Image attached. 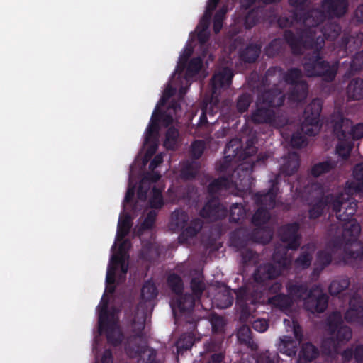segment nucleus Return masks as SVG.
I'll return each mask as SVG.
<instances>
[{
    "instance_id": "1",
    "label": "nucleus",
    "mask_w": 363,
    "mask_h": 363,
    "mask_svg": "<svg viewBox=\"0 0 363 363\" xmlns=\"http://www.w3.org/2000/svg\"><path fill=\"white\" fill-rule=\"evenodd\" d=\"M344 198L343 194H328L320 197L308 210L311 220L320 218L325 208L330 206L335 212L338 220L342 222L341 236L333 238L330 245L335 250H343V259L345 261L363 259V245L358 241L361 227L353 218L357 208V203L354 199Z\"/></svg>"
},
{
    "instance_id": "2",
    "label": "nucleus",
    "mask_w": 363,
    "mask_h": 363,
    "mask_svg": "<svg viewBox=\"0 0 363 363\" xmlns=\"http://www.w3.org/2000/svg\"><path fill=\"white\" fill-rule=\"evenodd\" d=\"M283 37L294 55H302L303 49L313 50L312 53H307L303 60V68L308 77H320L327 82L335 79L339 62L330 63L321 56L320 51L325 42L321 36H316L315 30L303 28L294 33L291 30H286Z\"/></svg>"
},
{
    "instance_id": "3",
    "label": "nucleus",
    "mask_w": 363,
    "mask_h": 363,
    "mask_svg": "<svg viewBox=\"0 0 363 363\" xmlns=\"http://www.w3.org/2000/svg\"><path fill=\"white\" fill-rule=\"evenodd\" d=\"M190 288L192 294L186 293L173 299L171 303L174 315L177 313L184 316L186 323L191 325V328L195 329L199 318L194 313L196 301H199L206 289L203 277L198 275L191 278Z\"/></svg>"
},
{
    "instance_id": "4",
    "label": "nucleus",
    "mask_w": 363,
    "mask_h": 363,
    "mask_svg": "<svg viewBox=\"0 0 363 363\" xmlns=\"http://www.w3.org/2000/svg\"><path fill=\"white\" fill-rule=\"evenodd\" d=\"M285 101V95L278 89L267 90L258 97V102L268 107L257 104V108L251 113V121L255 124L268 123L273 126H282L286 122L279 123L274 111L271 108L280 107Z\"/></svg>"
},
{
    "instance_id": "5",
    "label": "nucleus",
    "mask_w": 363,
    "mask_h": 363,
    "mask_svg": "<svg viewBox=\"0 0 363 363\" xmlns=\"http://www.w3.org/2000/svg\"><path fill=\"white\" fill-rule=\"evenodd\" d=\"M347 9V0H323L321 9H313L303 13V24L305 28H311L315 31V28L327 17H342L346 13Z\"/></svg>"
},
{
    "instance_id": "6",
    "label": "nucleus",
    "mask_w": 363,
    "mask_h": 363,
    "mask_svg": "<svg viewBox=\"0 0 363 363\" xmlns=\"http://www.w3.org/2000/svg\"><path fill=\"white\" fill-rule=\"evenodd\" d=\"M99 311V330L105 333L107 342L112 346H118L123 340L124 335L117 323L113 320V313L108 311V300L104 297L101 301Z\"/></svg>"
},
{
    "instance_id": "7",
    "label": "nucleus",
    "mask_w": 363,
    "mask_h": 363,
    "mask_svg": "<svg viewBox=\"0 0 363 363\" xmlns=\"http://www.w3.org/2000/svg\"><path fill=\"white\" fill-rule=\"evenodd\" d=\"M257 149L252 140H248L245 149H242L240 139H231L225 145L224 160L218 169L225 171L233 161H244L257 153Z\"/></svg>"
},
{
    "instance_id": "8",
    "label": "nucleus",
    "mask_w": 363,
    "mask_h": 363,
    "mask_svg": "<svg viewBox=\"0 0 363 363\" xmlns=\"http://www.w3.org/2000/svg\"><path fill=\"white\" fill-rule=\"evenodd\" d=\"M302 77L301 69L297 67L289 69L284 74V82L291 86L288 93V99L291 102H301L308 96V84L301 79Z\"/></svg>"
},
{
    "instance_id": "9",
    "label": "nucleus",
    "mask_w": 363,
    "mask_h": 363,
    "mask_svg": "<svg viewBox=\"0 0 363 363\" xmlns=\"http://www.w3.org/2000/svg\"><path fill=\"white\" fill-rule=\"evenodd\" d=\"M322 111V101L319 99H313L308 104L303 111V121L301 130L308 136H315L320 128V116Z\"/></svg>"
},
{
    "instance_id": "10",
    "label": "nucleus",
    "mask_w": 363,
    "mask_h": 363,
    "mask_svg": "<svg viewBox=\"0 0 363 363\" xmlns=\"http://www.w3.org/2000/svg\"><path fill=\"white\" fill-rule=\"evenodd\" d=\"M236 305L240 311V318L247 320L255 310V306L260 298V294L257 290L245 286L239 288L235 292Z\"/></svg>"
},
{
    "instance_id": "11",
    "label": "nucleus",
    "mask_w": 363,
    "mask_h": 363,
    "mask_svg": "<svg viewBox=\"0 0 363 363\" xmlns=\"http://www.w3.org/2000/svg\"><path fill=\"white\" fill-rule=\"evenodd\" d=\"M327 330L335 337V340L341 346L349 342L352 337V329L344 324L342 315L339 312H333L327 319Z\"/></svg>"
},
{
    "instance_id": "12",
    "label": "nucleus",
    "mask_w": 363,
    "mask_h": 363,
    "mask_svg": "<svg viewBox=\"0 0 363 363\" xmlns=\"http://www.w3.org/2000/svg\"><path fill=\"white\" fill-rule=\"evenodd\" d=\"M328 306V295L323 293L320 288L317 285L310 289L308 295L303 299V308L313 314L323 313Z\"/></svg>"
},
{
    "instance_id": "13",
    "label": "nucleus",
    "mask_w": 363,
    "mask_h": 363,
    "mask_svg": "<svg viewBox=\"0 0 363 363\" xmlns=\"http://www.w3.org/2000/svg\"><path fill=\"white\" fill-rule=\"evenodd\" d=\"M300 225L293 222L282 225L279 230L280 240L292 250H297L301 245V235L299 234Z\"/></svg>"
},
{
    "instance_id": "14",
    "label": "nucleus",
    "mask_w": 363,
    "mask_h": 363,
    "mask_svg": "<svg viewBox=\"0 0 363 363\" xmlns=\"http://www.w3.org/2000/svg\"><path fill=\"white\" fill-rule=\"evenodd\" d=\"M228 209L218 198H211L200 211V216L211 221H217L226 217Z\"/></svg>"
},
{
    "instance_id": "15",
    "label": "nucleus",
    "mask_w": 363,
    "mask_h": 363,
    "mask_svg": "<svg viewBox=\"0 0 363 363\" xmlns=\"http://www.w3.org/2000/svg\"><path fill=\"white\" fill-rule=\"evenodd\" d=\"M234 72L231 68L224 67L218 69L213 75L211 79L212 92L216 94L221 89H226L232 84Z\"/></svg>"
},
{
    "instance_id": "16",
    "label": "nucleus",
    "mask_w": 363,
    "mask_h": 363,
    "mask_svg": "<svg viewBox=\"0 0 363 363\" xmlns=\"http://www.w3.org/2000/svg\"><path fill=\"white\" fill-rule=\"evenodd\" d=\"M270 188L267 192H258L254 196V200L257 206L267 209H273L276 206V198L278 191V182L277 179L269 181Z\"/></svg>"
},
{
    "instance_id": "17",
    "label": "nucleus",
    "mask_w": 363,
    "mask_h": 363,
    "mask_svg": "<svg viewBox=\"0 0 363 363\" xmlns=\"http://www.w3.org/2000/svg\"><path fill=\"white\" fill-rule=\"evenodd\" d=\"M334 131L339 138V142L336 146V153L343 160L349 158L353 148V142L345 139L346 133L342 130L340 123H337L334 127Z\"/></svg>"
},
{
    "instance_id": "18",
    "label": "nucleus",
    "mask_w": 363,
    "mask_h": 363,
    "mask_svg": "<svg viewBox=\"0 0 363 363\" xmlns=\"http://www.w3.org/2000/svg\"><path fill=\"white\" fill-rule=\"evenodd\" d=\"M281 273L280 269L272 263H264L258 266L253 273L255 282L264 284L266 281L277 278Z\"/></svg>"
},
{
    "instance_id": "19",
    "label": "nucleus",
    "mask_w": 363,
    "mask_h": 363,
    "mask_svg": "<svg viewBox=\"0 0 363 363\" xmlns=\"http://www.w3.org/2000/svg\"><path fill=\"white\" fill-rule=\"evenodd\" d=\"M191 53V51L189 50L186 54L184 55L181 57V61L178 65V68L183 70L186 67V75L187 77H192L196 75L201 69L203 66V59L201 57H193L187 64L188 59Z\"/></svg>"
},
{
    "instance_id": "20",
    "label": "nucleus",
    "mask_w": 363,
    "mask_h": 363,
    "mask_svg": "<svg viewBox=\"0 0 363 363\" xmlns=\"http://www.w3.org/2000/svg\"><path fill=\"white\" fill-rule=\"evenodd\" d=\"M174 316L176 322L185 323L186 325H189L188 329L191 330L189 333H185L182 334L176 343L177 348L179 351L189 350L192 347L195 342V335L193 331H194L196 329L197 326L195 328V329L191 328V325L189 323H186L184 319V316H181V314L179 313H177V315Z\"/></svg>"
},
{
    "instance_id": "21",
    "label": "nucleus",
    "mask_w": 363,
    "mask_h": 363,
    "mask_svg": "<svg viewBox=\"0 0 363 363\" xmlns=\"http://www.w3.org/2000/svg\"><path fill=\"white\" fill-rule=\"evenodd\" d=\"M279 356L277 352L267 350L259 355L247 354L241 359L240 363H279Z\"/></svg>"
},
{
    "instance_id": "22",
    "label": "nucleus",
    "mask_w": 363,
    "mask_h": 363,
    "mask_svg": "<svg viewBox=\"0 0 363 363\" xmlns=\"http://www.w3.org/2000/svg\"><path fill=\"white\" fill-rule=\"evenodd\" d=\"M267 303L272 308L286 312L291 308L294 300L288 294L279 293L268 298Z\"/></svg>"
},
{
    "instance_id": "23",
    "label": "nucleus",
    "mask_w": 363,
    "mask_h": 363,
    "mask_svg": "<svg viewBox=\"0 0 363 363\" xmlns=\"http://www.w3.org/2000/svg\"><path fill=\"white\" fill-rule=\"evenodd\" d=\"M201 169V164L196 160H186L183 162L179 177L184 181L193 180L198 175Z\"/></svg>"
},
{
    "instance_id": "24",
    "label": "nucleus",
    "mask_w": 363,
    "mask_h": 363,
    "mask_svg": "<svg viewBox=\"0 0 363 363\" xmlns=\"http://www.w3.org/2000/svg\"><path fill=\"white\" fill-rule=\"evenodd\" d=\"M203 221L200 218H194L191 220L189 224L186 225L184 229L181 230L179 235V241L185 243L189 238L195 237L203 227Z\"/></svg>"
},
{
    "instance_id": "25",
    "label": "nucleus",
    "mask_w": 363,
    "mask_h": 363,
    "mask_svg": "<svg viewBox=\"0 0 363 363\" xmlns=\"http://www.w3.org/2000/svg\"><path fill=\"white\" fill-rule=\"evenodd\" d=\"M260 52V45L250 43L245 48L239 50V60L245 63H253L256 62Z\"/></svg>"
},
{
    "instance_id": "26",
    "label": "nucleus",
    "mask_w": 363,
    "mask_h": 363,
    "mask_svg": "<svg viewBox=\"0 0 363 363\" xmlns=\"http://www.w3.org/2000/svg\"><path fill=\"white\" fill-rule=\"evenodd\" d=\"M299 165V155L296 152H290L284 158L280 170L283 174L291 176L298 171Z\"/></svg>"
},
{
    "instance_id": "27",
    "label": "nucleus",
    "mask_w": 363,
    "mask_h": 363,
    "mask_svg": "<svg viewBox=\"0 0 363 363\" xmlns=\"http://www.w3.org/2000/svg\"><path fill=\"white\" fill-rule=\"evenodd\" d=\"M345 319L348 323L363 322V301L356 305L354 300L350 302V308L345 313Z\"/></svg>"
},
{
    "instance_id": "28",
    "label": "nucleus",
    "mask_w": 363,
    "mask_h": 363,
    "mask_svg": "<svg viewBox=\"0 0 363 363\" xmlns=\"http://www.w3.org/2000/svg\"><path fill=\"white\" fill-rule=\"evenodd\" d=\"M349 100L358 101L363 99V79L361 78L352 79L348 84L346 89Z\"/></svg>"
},
{
    "instance_id": "29",
    "label": "nucleus",
    "mask_w": 363,
    "mask_h": 363,
    "mask_svg": "<svg viewBox=\"0 0 363 363\" xmlns=\"http://www.w3.org/2000/svg\"><path fill=\"white\" fill-rule=\"evenodd\" d=\"M230 187V180L225 177H220L213 179L208 186L207 191L211 198H216L220 191L228 189Z\"/></svg>"
},
{
    "instance_id": "30",
    "label": "nucleus",
    "mask_w": 363,
    "mask_h": 363,
    "mask_svg": "<svg viewBox=\"0 0 363 363\" xmlns=\"http://www.w3.org/2000/svg\"><path fill=\"white\" fill-rule=\"evenodd\" d=\"M290 250L288 245H277L272 255V259L274 262L277 263L282 269H286L291 262L288 257V250Z\"/></svg>"
},
{
    "instance_id": "31",
    "label": "nucleus",
    "mask_w": 363,
    "mask_h": 363,
    "mask_svg": "<svg viewBox=\"0 0 363 363\" xmlns=\"http://www.w3.org/2000/svg\"><path fill=\"white\" fill-rule=\"evenodd\" d=\"M237 337L240 344L246 345L252 350H257L258 345L252 340V331L249 326L245 325L241 326L238 330Z\"/></svg>"
},
{
    "instance_id": "32",
    "label": "nucleus",
    "mask_w": 363,
    "mask_h": 363,
    "mask_svg": "<svg viewBox=\"0 0 363 363\" xmlns=\"http://www.w3.org/2000/svg\"><path fill=\"white\" fill-rule=\"evenodd\" d=\"M341 32L342 27L339 23L329 22L323 26L321 35L318 36H321L324 40H334L340 35ZM315 33L317 34V27L315 28Z\"/></svg>"
},
{
    "instance_id": "33",
    "label": "nucleus",
    "mask_w": 363,
    "mask_h": 363,
    "mask_svg": "<svg viewBox=\"0 0 363 363\" xmlns=\"http://www.w3.org/2000/svg\"><path fill=\"white\" fill-rule=\"evenodd\" d=\"M288 295L294 299H301L307 296L309 291L308 286L305 284H294L289 281L286 286Z\"/></svg>"
},
{
    "instance_id": "34",
    "label": "nucleus",
    "mask_w": 363,
    "mask_h": 363,
    "mask_svg": "<svg viewBox=\"0 0 363 363\" xmlns=\"http://www.w3.org/2000/svg\"><path fill=\"white\" fill-rule=\"evenodd\" d=\"M189 221L188 214L180 210H175L171 216L170 225L175 231H180L184 229Z\"/></svg>"
},
{
    "instance_id": "35",
    "label": "nucleus",
    "mask_w": 363,
    "mask_h": 363,
    "mask_svg": "<svg viewBox=\"0 0 363 363\" xmlns=\"http://www.w3.org/2000/svg\"><path fill=\"white\" fill-rule=\"evenodd\" d=\"M298 345V342L294 340L293 337L284 336L283 338L281 339L279 351L281 353L288 357H294L296 354Z\"/></svg>"
},
{
    "instance_id": "36",
    "label": "nucleus",
    "mask_w": 363,
    "mask_h": 363,
    "mask_svg": "<svg viewBox=\"0 0 363 363\" xmlns=\"http://www.w3.org/2000/svg\"><path fill=\"white\" fill-rule=\"evenodd\" d=\"M337 166V162L332 160H327L315 164L311 169V174L314 177H318L324 174L328 173Z\"/></svg>"
},
{
    "instance_id": "37",
    "label": "nucleus",
    "mask_w": 363,
    "mask_h": 363,
    "mask_svg": "<svg viewBox=\"0 0 363 363\" xmlns=\"http://www.w3.org/2000/svg\"><path fill=\"white\" fill-rule=\"evenodd\" d=\"M110 264L116 268L120 267V277L121 278H125L128 271V263L126 262L125 252L122 251L121 247H120L119 252L112 256Z\"/></svg>"
},
{
    "instance_id": "38",
    "label": "nucleus",
    "mask_w": 363,
    "mask_h": 363,
    "mask_svg": "<svg viewBox=\"0 0 363 363\" xmlns=\"http://www.w3.org/2000/svg\"><path fill=\"white\" fill-rule=\"evenodd\" d=\"M319 355L318 349L311 342L305 343L302 345L301 350L299 352V360H303L306 363L310 362L316 359Z\"/></svg>"
},
{
    "instance_id": "39",
    "label": "nucleus",
    "mask_w": 363,
    "mask_h": 363,
    "mask_svg": "<svg viewBox=\"0 0 363 363\" xmlns=\"http://www.w3.org/2000/svg\"><path fill=\"white\" fill-rule=\"evenodd\" d=\"M340 345L335 340V337L330 336L323 340L321 343L322 352L328 357H333L339 354Z\"/></svg>"
},
{
    "instance_id": "40",
    "label": "nucleus",
    "mask_w": 363,
    "mask_h": 363,
    "mask_svg": "<svg viewBox=\"0 0 363 363\" xmlns=\"http://www.w3.org/2000/svg\"><path fill=\"white\" fill-rule=\"evenodd\" d=\"M132 227V218L128 213L120 217L117 228V238L123 239L127 236Z\"/></svg>"
},
{
    "instance_id": "41",
    "label": "nucleus",
    "mask_w": 363,
    "mask_h": 363,
    "mask_svg": "<svg viewBox=\"0 0 363 363\" xmlns=\"http://www.w3.org/2000/svg\"><path fill=\"white\" fill-rule=\"evenodd\" d=\"M157 107H155L152 115L150 123L145 131V140L149 141L150 139H158V133L160 130V121L157 116Z\"/></svg>"
},
{
    "instance_id": "42",
    "label": "nucleus",
    "mask_w": 363,
    "mask_h": 363,
    "mask_svg": "<svg viewBox=\"0 0 363 363\" xmlns=\"http://www.w3.org/2000/svg\"><path fill=\"white\" fill-rule=\"evenodd\" d=\"M332 254L327 250H321L317 252L315 262V272H320L332 262Z\"/></svg>"
},
{
    "instance_id": "43",
    "label": "nucleus",
    "mask_w": 363,
    "mask_h": 363,
    "mask_svg": "<svg viewBox=\"0 0 363 363\" xmlns=\"http://www.w3.org/2000/svg\"><path fill=\"white\" fill-rule=\"evenodd\" d=\"M179 130L174 127H169L165 134V139L163 143L167 150H174L178 147Z\"/></svg>"
},
{
    "instance_id": "44",
    "label": "nucleus",
    "mask_w": 363,
    "mask_h": 363,
    "mask_svg": "<svg viewBox=\"0 0 363 363\" xmlns=\"http://www.w3.org/2000/svg\"><path fill=\"white\" fill-rule=\"evenodd\" d=\"M284 50L282 39L274 38L264 48V53L269 57H274L281 54Z\"/></svg>"
},
{
    "instance_id": "45",
    "label": "nucleus",
    "mask_w": 363,
    "mask_h": 363,
    "mask_svg": "<svg viewBox=\"0 0 363 363\" xmlns=\"http://www.w3.org/2000/svg\"><path fill=\"white\" fill-rule=\"evenodd\" d=\"M350 284V279L347 277L335 279L329 285V293L332 296H337L347 289Z\"/></svg>"
},
{
    "instance_id": "46",
    "label": "nucleus",
    "mask_w": 363,
    "mask_h": 363,
    "mask_svg": "<svg viewBox=\"0 0 363 363\" xmlns=\"http://www.w3.org/2000/svg\"><path fill=\"white\" fill-rule=\"evenodd\" d=\"M249 238L257 243L267 244L272 238V233L269 230L256 228L250 233Z\"/></svg>"
},
{
    "instance_id": "47",
    "label": "nucleus",
    "mask_w": 363,
    "mask_h": 363,
    "mask_svg": "<svg viewBox=\"0 0 363 363\" xmlns=\"http://www.w3.org/2000/svg\"><path fill=\"white\" fill-rule=\"evenodd\" d=\"M246 210L241 203H233L230 208L229 220L230 223H238L245 219Z\"/></svg>"
},
{
    "instance_id": "48",
    "label": "nucleus",
    "mask_w": 363,
    "mask_h": 363,
    "mask_svg": "<svg viewBox=\"0 0 363 363\" xmlns=\"http://www.w3.org/2000/svg\"><path fill=\"white\" fill-rule=\"evenodd\" d=\"M259 206L252 218V222L255 226H260L267 223L270 218V209Z\"/></svg>"
},
{
    "instance_id": "49",
    "label": "nucleus",
    "mask_w": 363,
    "mask_h": 363,
    "mask_svg": "<svg viewBox=\"0 0 363 363\" xmlns=\"http://www.w3.org/2000/svg\"><path fill=\"white\" fill-rule=\"evenodd\" d=\"M157 296V289L155 284L150 281H146L141 289V298L145 301H150Z\"/></svg>"
},
{
    "instance_id": "50",
    "label": "nucleus",
    "mask_w": 363,
    "mask_h": 363,
    "mask_svg": "<svg viewBox=\"0 0 363 363\" xmlns=\"http://www.w3.org/2000/svg\"><path fill=\"white\" fill-rule=\"evenodd\" d=\"M167 284L171 290L177 295H182L184 284L182 278L177 274H172L167 278Z\"/></svg>"
},
{
    "instance_id": "51",
    "label": "nucleus",
    "mask_w": 363,
    "mask_h": 363,
    "mask_svg": "<svg viewBox=\"0 0 363 363\" xmlns=\"http://www.w3.org/2000/svg\"><path fill=\"white\" fill-rule=\"evenodd\" d=\"M253 101V96L250 93H242L236 101V109L240 113L246 112Z\"/></svg>"
},
{
    "instance_id": "52",
    "label": "nucleus",
    "mask_w": 363,
    "mask_h": 363,
    "mask_svg": "<svg viewBox=\"0 0 363 363\" xmlns=\"http://www.w3.org/2000/svg\"><path fill=\"white\" fill-rule=\"evenodd\" d=\"M150 206L152 208L160 209L164 205L162 190L154 186L152 189V196L149 200Z\"/></svg>"
},
{
    "instance_id": "53",
    "label": "nucleus",
    "mask_w": 363,
    "mask_h": 363,
    "mask_svg": "<svg viewBox=\"0 0 363 363\" xmlns=\"http://www.w3.org/2000/svg\"><path fill=\"white\" fill-rule=\"evenodd\" d=\"M157 217V212L155 211H150L143 223L140 224L138 229V234L141 235L143 233L147 230H151L155 225Z\"/></svg>"
},
{
    "instance_id": "54",
    "label": "nucleus",
    "mask_w": 363,
    "mask_h": 363,
    "mask_svg": "<svg viewBox=\"0 0 363 363\" xmlns=\"http://www.w3.org/2000/svg\"><path fill=\"white\" fill-rule=\"evenodd\" d=\"M206 149V143L202 140H194L191 145V155L194 160H199Z\"/></svg>"
},
{
    "instance_id": "55",
    "label": "nucleus",
    "mask_w": 363,
    "mask_h": 363,
    "mask_svg": "<svg viewBox=\"0 0 363 363\" xmlns=\"http://www.w3.org/2000/svg\"><path fill=\"white\" fill-rule=\"evenodd\" d=\"M210 323L212 327L213 333H222L224 332L225 323L224 318L222 316L216 313L213 314L211 316Z\"/></svg>"
},
{
    "instance_id": "56",
    "label": "nucleus",
    "mask_w": 363,
    "mask_h": 363,
    "mask_svg": "<svg viewBox=\"0 0 363 363\" xmlns=\"http://www.w3.org/2000/svg\"><path fill=\"white\" fill-rule=\"evenodd\" d=\"M354 179L357 182L354 189L357 191L363 192V162L357 164L352 172Z\"/></svg>"
},
{
    "instance_id": "57",
    "label": "nucleus",
    "mask_w": 363,
    "mask_h": 363,
    "mask_svg": "<svg viewBox=\"0 0 363 363\" xmlns=\"http://www.w3.org/2000/svg\"><path fill=\"white\" fill-rule=\"evenodd\" d=\"M216 301H219L218 303L219 308H227L233 305L234 298L230 291H225L217 295Z\"/></svg>"
},
{
    "instance_id": "58",
    "label": "nucleus",
    "mask_w": 363,
    "mask_h": 363,
    "mask_svg": "<svg viewBox=\"0 0 363 363\" xmlns=\"http://www.w3.org/2000/svg\"><path fill=\"white\" fill-rule=\"evenodd\" d=\"M312 261V255L307 250H303L300 255L296 259L295 263L303 269H307L310 267Z\"/></svg>"
},
{
    "instance_id": "59",
    "label": "nucleus",
    "mask_w": 363,
    "mask_h": 363,
    "mask_svg": "<svg viewBox=\"0 0 363 363\" xmlns=\"http://www.w3.org/2000/svg\"><path fill=\"white\" fill-rule=\"evenodd\" d=\"M297 20V15L294 13L291 16L281 15L277 19V25L281 28H289L294 21Z\"/></svg>"
},
{
    "instance_id": "60",
    "label": "nucleus",
    "mask_w": 363,
    "mask_h": 363,
    "mask_svg": "<svg viewBox=\"0 0 363 363\" xmlns=\"http://www.w3.org/2000/svg\"><path fill=\"white\" fill-rule=\"evenodd\" d=\"M350 69L355 72L363 69V50L357 52L352 57L350 62Z\"/></svg>"
},
{
    "instance_id": "61",
    "label": "nucleus",
    "mask_w": 363,
    "mask_h": 363,
    "mask_svg": "<svg viewBox=\"0 0 363 363\" xmlns=\"http://www.w3.org/2000/svg\"><path fill=\"white\" fill-rule=\"evenodd\" d=\"M241 256L242 262L245 265L255 263L258 258V255L250 249L243 250L241 252Z\"/></svg>"
},
{
    "instance_id": "62",
    "label": "nucleus",
    "mask_w": 363,
    "mask_h": 363,
    "mask_svg": "<svg viewBox=\"0 0 363 363\" xmlns=\"http://www.w3.org/2000/svg\"><path fill=\"white\" fill-rule=\"evenodd\" d=\"M258 21L259 17L257 12L254 10H251L248 11L245 16L244 25L247 29H250L255 26L258 23Z\"/></svg>"
},
{
    "instance_id": "63",
    "label": "nucleus",
    "mask_w": 363,
    "mask_h": 363,
    "mask_svg": "<svg viewBox=\"0 0 363 363\" xmlns=\"http://www.w3.org/2000/svg\"><path fill=\"white\" fill-rule=\"evenodd\" d=\"M306 142V138L299 131L294 133L291 138V145L294 148L301 147Z\"/></svg>"
},
{
    "instance_id": "64",
    "label": "nucleus",
    "mask_w": 363,
    "mask_h": 363,
    "mask_svg": "<svg viewBox=\"0 0 363 363\" xmlns=\"http://www.w3.org/2000/svg\"><path fill=\"white\" fill-rule=\"evenodd\" d=\"M353 41L354 43V39L351 36L344 35L340 40L339 43V47L341 50H343L346 53L352 52L353 50L351 48L350 43Z\"/></svg>"
}]
</instances>
